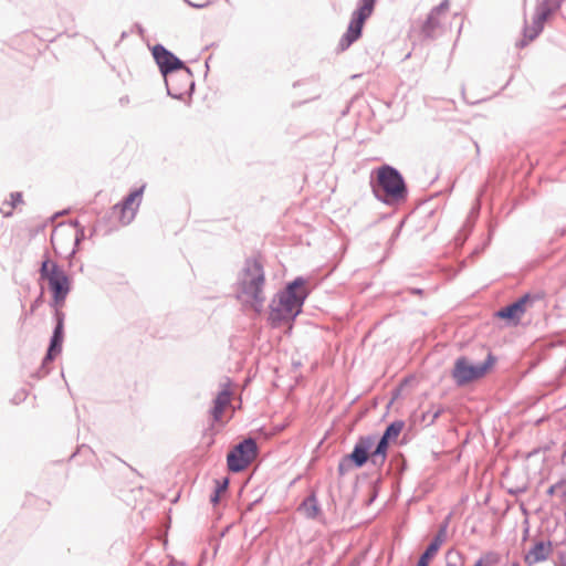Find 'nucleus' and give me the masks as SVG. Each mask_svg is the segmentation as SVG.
I'll use <instances>...</instances> for the list:
<instances>
[{
  "instance_id": "nucleus-1",
  "label": "nucleus",
  "mask_w": 566,
  "mask_h": 566,
  "mask_svg": "<svg viewBox=\"0 0 566 566\" xmlns=\"http://www.w3.org/2000/svg\"><path fill=\"white\" fill-rule=\"evenodd\" d=\"M265 273L256 259H247L238 274L237 298L260 312L265 302Z\"/></svg>"
},
{
  "instance_id": "nucleus-2",
  "label": "nucleus",
  "mask_w": 566,
  "mask_h": 566,
  "mask_svg": "<svg viewBox=\"0 0 566 566\" xmlns=\"http://www.w3.org/2000/svg\"><path fill=\"white\" fill-rule=\"evenodd\" d=\"M305 279L298 276L290 282L285 290L277 293L270 304V319L274 325L293 321L302 311L307 297Z\"/></svg>"
},
{
  "instance_id": "nucleus-3",
  "label": "nucleus",
  "mask_w": 566,
  "mask_h": 566,
  "mask_svg": "<svg viewBox=\"0 0 566 566\" xmlns=\"http://www.w3.org/2000/svg\"><path fill=\"white\" fill-rule=\"evenodd\" d=\"M376 180L370 186L376 198L386 203L398 202L407 197L408 190L401 174L389 165H382L376 170Z\"/></svg>"
},
{
  "instance_id": "nucleus-4",
  "label": "nucleus",
  "mask_w": 566,
  "mask_h": 566,
  "mask_svg": "<svg viewBox=\"0 0 566 566\" xmlns=\"http://www.w3.org/2000/svg\"><path fill=\"white\" fill-rule=\"evenodd\" d=\"M40 275L48 281L54 302L62 305L71 291V282L66 273L56 262L45 259L42 261Z\"/></svg>"
},
{
  "instance_id": "nucleus-5",
  "label": "nucleus",
  "mask_w": 566,
  "mask_h": 566,
  "mask_svg": "<svg viewBox=\"0 0 566 566\" xmlns=\"http://www.w3.org/2000/svg\"><path fill=\"white\" fill-rule=\"evenodd\" d=\"M376 0H359L357 9L353 12L347 31L339 40L338 49L345 51L357 41L363 31L365 21L371 15Z\"/></svg>"
},
{
  "instance_id": "nucleus-6",
  "label": "nucleus",
  "mask_w": 566,
  "mask_h": 566,
  "mask_svg": "<svg viewBox=\"0 0 566 566\" xmlns=\"http://www.w3.org/2000/svg\"><path fill=\"white\" fill-rule=\"evenodd\" d=\"M494 363L495 358L492 354H489L481 364H470L467 357L461 356L454 361L452 377L458 386L467 385L481 378Z\"/></svg>"
},
{
  "instance_id": "nucleus-7",
  "label": "nucleus",
  "mask_w": 566,
  "mask_h": 566,
  "mask_svg": "<svg viewBox=\"0 0 566 566\" xmlns=\"http://www.w3.org/2000/svg\"><path fill=\"white\" fill-rule=\"evenodd\" d=\"M376 437L375 436H364L360 437L352 453L342 458L338 463V472L340 475L346 474L353 468H361L364 467L368 460H370L371 449L375 446Z\"/></svg>"
},
{
  "instance_id": "nucleus-8",
  "label": "nucleus",
  "mask_w": 566,
  "mask_h": 566,
  "mask_svg": "<svg viewBox=\"0 0 566 566\" xmlns=\"http://www.w3.org/2000/svg\"><path fill=\"white\" fill-rule=\"evenodd\" d=\"M167 94L176 99H181L185 95L191 94L195 87L192 72L188 66L178 69L164 75Z\"/></svg>"
},
{
  "instance_id": "nucleus-9",
  "label": "nucleus",
  "mask_w": 566,
  "mask_h": 566,
  "mask_svg": "<svg viewBox=\"0 0 566 566\" xmlns=\"http://www.w3.org/2000/svg\"><path fill=\"white\" fill-rule=\"evenodd\" d=\"M256 453L255 440L252 438L244 439L228 453V469L234 473L243 471L254 460Z\"/></svg>"
},
{
  "instance_id": "nucleus-10",
  "label": "nucleus",
  "mask_w": 566,
  "mask_h": 566,
  "mask_svg": "<svg viewBox=\"0 0 566 566\" xmlns=\"http://www.w3.org/2000/svg\"><path fill=\"white\" fill-rule=\"evenodd\" d=\"M553 3L555 7H559L560 0H541L537 3L532 25L524 27V40L520 42L521 46H525L530 41H533L542 32L544 22L553 11Z\"/></svg>"
},
{
  "instance_id": "nucleus-11",
  "label": "nucleus",
  "mask_w": 566,
  "mask_h": 566,
  "mask_svg": "<svg viewBox=\"0 0 566 566\" xmlns=\"http://www.w3.org/2000/svg\"><path fill=\"white\" fill-rule=\"evenodd\" d=\"M145 190V186H142L132 191L120 203H117L114 208L119 209V220L123 224H129L138 210L142 201V197Z\"/></svg>"
},
{
  "instance_id": "nucleus-12",
  "label": "nucleus",
  "mask_w": 566,
  "mask_h": 566,
  "mask_svg": "<svg viewBox=\"0 0 566 566\" xmlns=\"http://www.w3.org/2000/svg\"><path fill=\"white\" fill-rule=\"evenodd\" d=\"M151 52L163 76L185 67V63L161 44H156Z\"/></svg>"
},
{
  "instance_id": "nucleus-13",
  "label": "nucleus",
  "mask_w": 566,
  "mask_h": 566,
  "mask_svg": "<svg viewBox=\"0 0 566 566\" xmlns=\"http://www.w3.org/2000/svg\"><path fill=\"white\" fill-rule=\"evenodd\" d=\"M56 324L53 329V334L50 340V345L45 357L43 358V366L54 359V357L61 353L62 343L64 336V314L62 312H55Z\"/></svg>"
},
{
  "instance_id": "nucleus-14",
  "label": "nucleus",
  "mask_w": 566,
  "mask_h": 566,
  "mask_svg": "<svg viewBox=\"0 0 566 566\" xmlns=\"http://www.w3.org/2000/svg\"><path fill=\"white\" fill-rule=\"evenodd\" d=\"M533 301L530 294H525L512 304L502 307L496 316L500 318L509 319L514 323H518L521 317L526 311V305Z\"/></svg>"
},
{
  "instance_id": "nucleus-15",
  "label": "nucleus",
  "mask_w": 566,
  "mask_h": 566,
  "mask_svg": "<svg viewBox=\"0 0 566 566\" xmlns=\"http://www.w3.org/2000/svg\"><path fill=\"white\" fill-rule=\"evenodd\" d=\"M449 10V0H443L439 6L434 7L428 14L423 25L422 33L427 38H432L436 30L440 28V18Z\"/></svg>"
},
{
  "instance_id": "nucleus-16",
  "label": "nucleus",
  "mask_w": 566,
  "mask_h": 566,
  "mask_svg": "<svg viewBox=\"0 0 566 566\" xmlns=\"http://www.w3.org/2000/svg\"><path fill=\"white\" fill-rule=\"evenodd\" d=\"M447 527H448V522H446L444 524H442L440 526V528H439L438 533L436 534L434 538L432 539V542L427 546L426 551L419 557L417 566H429L430 558H432L436 555L439 547L446 539Z\"/></svg>"
},
{
  "instance_id": "nucleus-17",
  "label": "nucleus",
  "mask_w": 566,
  "mask_h": 566,
  "mask_svg": "<svg viewBox=\"0 0 566 566\" xmlns=\"http://www.w3.org/2000/svg\"><path fill=\"white\" fill-rule=\"evenodd\" d=\"M231 395L232 392L229 388V382H227L213 400V407L211 409L213 421L217 422L221 419L226 407L230 403Z\"/></svg>"
},
{
  "instance_id": "nucleus-18",
  "label": "nucleus",
  "mask_w": 566,
  "mask_h": 566,
  "mask_svg": "<svg viewBox=\"0 0 566 566\" xmlns=\"http://www.w3.org/2000/svg\"><path fill=\"white\" fill-rule=\"evenodd\" d=\"M552 552V543L547 542H537L530 549V552L525 555V563L527 565H534L547 559L549 553Z\"/></svg>"
},
{
  "instance_id": "nucleus-19",
  "label": "nucleus",
  "mask_w": 566,
  "mask_h": 566,
  "mask_svg": "<svg viewBox=\"0 0 566 566\" xmlns=\"http://www.w3.org/2000/svg\"><path fill=\"white\" fill-rule=\"evenodd\" d=\"M391 440L387 439L386 437L381 436L377 443L375 442V449L371 450V454H370V462L375 467H382L385 461H386V458H387V450H388V446H389V442Z\"/></svg>"
},
{
  "instance_id": "nucleus-20",
  "label": "nucleus",
  "mask_w": 566,
  "mask_h": 566,
  "mask_svg": "<svg viewBox=\"0 0 566 566\" xmlns=\"http://www.w3.org/2000/svg\"><path fill=\"white\" fill-rule=\"evenodd\" d=\"M298 511L310 520H315L321 513L318 500L314 492L306 496L298 506Z\"/></svg>"
},
{
  "instance_id": "nucleus-21",
  "label": "nucleus",
  "mask_w": 566,
  "mask_h": 566,
  "mask_svg": "<svg viewBox=\"0 0 566 566\" xmlns=\"http://www.w3.org/2000/svg\"><path fill=\"white\" fill-rule=\"evenodd\" d=\"M403 427L405 422L402 420L392 421L389 426H387L382 436L389 440H395L402 431Z\"/></svg>"
},
{
  "instance_id": "nucleus-22",
  "label": "nucleus",
  "mask_w": 566,
  "mask_h": 566,
  "mask_svg": "<svg viewBox=\"0 0 566 566\" xmlns=\"http://www.w3.org/2000/svg\"><path fill=\"white\" fill-rule=\"evenodd\" d=\"M216 483H217V486H216L214 493H213V495H211V497H210V501H211V503H213V504L219 503L220 494H221L222 492L227 491L228 485H229V479H228V478H224V479H222V480H217V481H216Z\"/></svg>"
},
{
  "instance_id": "nucleus-23",
  "label": "nucleus",
  "mask_w": 566,
  "mask_h": 566,
  "mask_svg": "<svg viewBox=\"0 0 566 566\" xmlns=\"http://www.w3.org/2000/svg\"><path fill=\"white\" fill-rule=\"evenodd\" d=\"M479 211H480V202L478 200L475 206L471 209L470 214L468 217V220H467V222L464 224V228L468 229V231H471V229L473 227V222H474V220L476 219V217L479 214Z\"/></svg>"
},
{
  "instance_id": "nucleus-24",
  "label": "nucleus",
  "mask_w": 566,
  "mask_h": 566,
  "mask_svg": "<svg viewBox=\"0 0 566 566\" xmlns=\"http://www.w3.org/2000/svg\"><path fill=\"white\" fill-rule=\"evenodd\" d=\"M461 554L458 551H449L447 553V566H458L461 563Z\"/></svg>"
},
{
  "instance_id": "nucleus-25",
  "label": "nucleus",
  "mask_w": 566,
  "mask_h": 566,
  "mask_svg": "<svg viewBox=\"0 0 566 566\" xmlns=\"http://www.w3.org/2000/svg\"><path fill=\"white\" fill-rule=\"evenodd\" d=\"M558 488H565V480H559L555 484L551 485L547 490V494L551 496L557 494Z\"/></svg>"
},
{
  "instance_id": "nucleus-26",
  "label": "nucleus",
  "mask_w": 566,
  "mask_h": 566,
  "mask_svg": "<svg viewBox=\"0 0 566 566\" xmlns=\"http://www.w3.org/2000/svg\"><path fill=\"white\" fill-rule=\"evenodd\" d=\"M22 202V195L21 192H12L11 193V201L8 202L7 205L12 208H14L18 203H21Z\"/></svg>"
},
{
  "instance_id": "nucleus-27",
  "label": "nucleus",
  "mask_w": 566,
  "mask_h": 566,
  "mask_svg": "<svg viewBox=\"0 0 566 566\" xmlns=\"http://www.w3.org/2000/svg\"><path fill=\"white\" fill-rule=\"evenodd\" d=\"M190 7H193V8H197V9H201V8H206L209 2H206V3H193V2H190L189 0H185Z\"/></svg>"
},
{
  "instance_id": "nucleus-28",
  "label": "nucleus",
  "mask_w": 566,
  "mask_h": 566,
  "mask_svg": "<svg viewBox=\"0 0 566 566\" xmlns=\"http://www.w3.org/2000/svg\"><path fill=\"white\" fill-rule=\"evenodd\" d=\"M0 212H2L4 217H10L12 214L11 210L6 211L3 208L0 209Z\"/></svg>"
},
{
  "instance_id": "nucleus-29",
  "label": "nucleus",
  "mask_w": 566,
  "mask_h": 566,
  "mask_svg": "<svg viewBox=\"0 0 566 566\" xmlns=\"http://www.w3.org/2000/svg\"><path fill=\"white\" fill-rule=\"evenodd\" d=\"M18 398H19V401H22L25 399V392L24 391H21L19 395H18Z\"/></svg>"
},
{
  "instance_id": "nucleus-30",
  "label": "nucleus",
  "mask_w": 566,
  "mask_h": 566,
  "mask_svg": "<svg viewBox=\"0 0 566 566\" xmlns=\"http://www.w3.org/2000/svg\"><path fill=\"white\" fill-rule=\"evenodd\" d=\"M83 235V230H81V233L76 235L75 244L80 243L81 237Z\"/></svg>"
},
{
  "instance_id": "nucleus-31",
  "label": "nucleus",
  "mask_w": 566,
  "mask_h": 566,
  "mask_svg": "<svg viewBox=\"0 0 566 566\" xmlns=\"http://www.w3.org/2000/svg\"><path fill=\"white\" fill-rule=\"evenodd\" d=\"M566 489V482H565V488H558V492L557 494L562 497V494H564V490Z\"/></svg>"
},
{
  "instance_id": "nucleus-32",
  "label": "nucleus",
  "mask_w": 566,
  "mask_h": 566,
  "mask_svg": "<svg viewBox=\"0 0 566 566\" xmlns=\"http://www.w3.org/2000/svg\"><path fill=\"white\" fill-rule=\"evenodd\" d=\"M566 489V482H565V488H558V492L557 494L562 497V494H564V490Z\"/></svg>"
},
{
  "instance_id": "nucleus-33",
  "label": "nucleus",
  "mask_w": 566,
  "mask_h": 566,
  "mask_svg": "<svg viewBox=\"0 0 566 566\" xmlns=\"http://www.w3.org/2000/svg\"><path fill=\"white\" fill-rule=\"evenodd\" d=\"M562 501L566 503V489L564 490V494H562Z\"/></svg>"
},
{
  "instance_id": "nucleus-34",
  "label": "nucleus",
  "mask_w": 566,
  "mask_h": 566,
  "mask_svg": "<svg viewBox=\"0 0 566 566\" xmlns=\"http://www.w3.org/2000/svg\"><path fill=\"white\" fill-rule=\"evenodd\" d=\"M474 566H483V562H482V559H479V560L474 564Z\"/></svg>"
},
{
  "instance_id": "nucleus-35",
  "label": "nucleus",
  "mask_w": 566,
  "mask_h": 566,
  "mask_svg": "<svg viewBox=\"0 0 566 566\" xmlns=\"http://www.w3.org/2000/svg\"><path fill=\"white\" fill-rule=\"evenodd\" d=\"M439 415H440V411H437V412L433 415V418H434V419H436V418H438V417H439Z\"/></svg>"
},
{
  "instance_id": "nucleus-36",
  "label": "nucleus",
  "mask_w": 566,
  "mask_h": 566,
  "mask_svg": "<svg viewBox=\"0 0 566 566\" xmlns=\"http://www.w3.org/2000/svg\"><path fill=\"white\" fill-rule=\"evenodd\" d=\"M512 566H520L517 563H513Z\"/></svg>"
},
{
  "instance_id": "nucleus-37",
  "label": "nucleus",
  "mask_w": 566,
  "mask_h": 566,
  "mask_svg": "<svg viewBox=\"0 0 566 566\" xmlns=\"http://www.w3.org/2000/svg\"><path fill=\"white\" fill-rule=\"evenodd\" d=\"M226 1L228 2L229 0H226Z\"/></svg>"
}]
</instances>
